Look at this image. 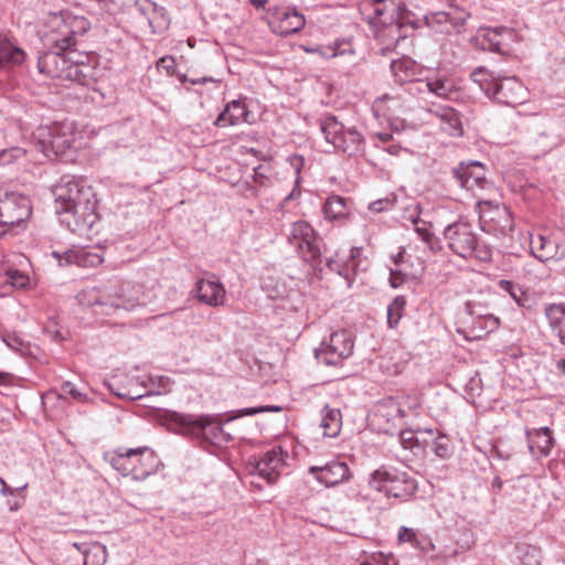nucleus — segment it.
<instances>
[{
	"mask_svg": "<svg viewBox=\"0 0 565 565\" xmlns=\"http://www.w3.org/2000/svg\"><path fill=\"white\" fill-rule=\"evenodd\" d=\"M530 248L533 256L541 262L561 260L565 258V231L539 234L536 238H531Z\"/></svg>",
	"mask_w": 565,
	"mask_h": 565,
	"instance_id": "f8f14e48",
	"label": "nucleus"
},
{
	"mask_svg": "<svg viewBox=\"0 0 565 565\" xmlns=\"http://www.w3.org/2000/svg\"><path fill=\"white\" fill-rule=\"evenodd\" d=\"M26 151L20 147H12L9 149L0 150V164H10L25 156Z\"/></svg>",
	"mask_w": 565,
	"mask_h": 565,
	"instance_id": "8fccbe9b",
	"label": "nucleus"
},
{
	"mask_svg": "<svg viewBox=\"0 0 565 565\" xmlns=\"http://www.w3.org/2000/svg\"><path fill=\"white\" fill-rule=\"evenodd\" d=\"M394 204H395V199L384 198V199H380V200H376V201L372 202L369 205V209L372 212L381 213V212H385V211L392 210Z\"/></svg>",
	"mask_w": 565,
	"mask_h": 565,
	"instance_id": "4d7b16f0",
	"label": "nucleus"
},
{
	"mask_svg": "<svg viewBox=\"0 0 565 565\" xmlns=\"http://www.w3.org/2000/svg\"><path fill=\"white\" fill-rule=\"evenodd\" d=\"M356 254L358 250L355 248L337 250L334 256L328 259L327 266L351 284L356 270Z\"/></svg>",
	"mask_w": 565,
	"mask_h": 565,
	"instance_id": "bb28decb",
	"label": "nucleus"
},
{
	"mask_svg": "<svg viewBox=\"0 0 565 565\" xmlns=\"http://www.w3.org/2000/svg\"><path fill=\"white\" fill-rule=\"evenodd\" d=\"M135 7L147 20L154 34L166 32L171 23V18L166 8L151 0H136Z\"/></svg>",
	"mask_w": 565,
	"mask_h": 565,
	"instance_id": "412c9836",
	"label": "nucleus"
},
{
	"mask_svg": "<svg viewBox=\"0 0 565 565\" xmlns=\"http://www.w3.org/2000/svg\"><path fill=\"white\" fill-rule=\"evenodd\" d=\"M55 204L61 224L74 233L88 232L98 220L96 194L84 180L72 179L58 184Z\"/></svg>",
	"mask_w": 565,
	"mask_h": 565,
	"instance_id": "f257e3e1",
	"label": "nucleus"
},
{
	"mask_svg": "<svg viewBox=\"0 0 565 565\" xmlns=\"http://www.w3.org/2000/svg\"><path fill=\"white\" fill-rule=\"evenodd\" d=\"M424 83L428 92L439 98L450 99L451 95L456 93L455 84L446 76H430L427 77Z\"/></svg>",
	"mask_w": 565,
	"mask_h": 565,
	"instance_id": "e433bc0d",
	"label": "nucleus"
},
{
	"mask_svg": "<svg viewBox=\"0 0 565 565\" xmlns=\"http://www.w3.org/2000/svg\"><path fill=\"white\" fill-rule=\"evenodd\" d=\"M403 220L405 222H409L412 225H418L420 220V205L419 204H412L407 206L403 213Z\"/></svg>",
	"mask_w": 565,
	"mask_h": 565,
	"instance_id": "5fc2aeb1",
	"label": "nucleus"
},
{
	"mask_svg": "<svg viewBox=\"0 0 565 565\" xmlns=\"http://www.w3.org/2000/svg\"><path fill=\"white\" fill-rule=\"evenodd\" d=\"M497 214L503 221L500 225V237H498L501 252L515 257L520 256V253L525 249L522 241H527V235L514 234L513 221L507 206L499 207L497 205Z\"/></svg>",
	"mask_w": 565,
	"mask_h": 565,
	"instance_id": "2eb2a0df",
	"label": "nucleus"
},
{
	"mask_svg": "<svg viewBox=\"0 0 565 565\" xmlns=\"http://www.w3.org/2000/svg\"><path fill=\"white\" fill-rule=\"evenodd\" d=\"M62 391L72 396L74 399L78 401V402H85L87 399V396L86 394L82 393L74 384H72L71 382H65L63 385H62Z\"/></svg>",
	"mask_w": 565,
	"mask_h": 565,
	"instance_id": "bf43d9fd",
	"label": "nucleus"
},
{
	"mask_svg": "<svg viewBox=\"0 0 565 565\" xmlns=\"http://www.w3.org/2000/svg\"><path fill=\"white\" fill-rule=\"evenodd\" d=\"M545 315L553 332L556 333L561 343L565 345V303L550 305L545 309Z\"/></svg>",
	"mask_w": 565,
	"mask_h": 565,
	"instance_id": "f704fd0d",
	"label": "nucleus"
},
{
	"mask_svg": "<svg viewBox=\"0 0 565 565\" xmlns=\"http://www.w3.org/2000/svg\"><path fill=\"white\" fill-rule=\"evenodd\" d=\"M309 472L328 488L345 482L352 477L347 462L340 460H331L323 466H311Z\"/></svg>",
	"mask_w": 565,
	"mask_h": 565,
	"instance_id": "f3484780",
	"label": "nucleus"
},
{
	"mask_svg": "<svg viewBox=\"0 0 565 565\" xmlns=\"http://www.w3.org/2000/svg\"><path fill=\"white\" fill-rule=\"evenodd\" d=\"M171 384L170 379L163 375H149L140 381V386L147 391L148 396L170 392Z\"/></svg>",
	"mask_w": 565,
	"mask_h": 565,
	"instance_id": "58836bf2",
	"label": "nucleus"
},
{
	"mask_svg": "<svg viewBox=\"0 0 565 565\" xmlns=\"http://www.w3.org/2000/svg\"><path fill=\"white\" fill-rule=\"evenodd\" d=\"M448 247L461 257L476 255L481 260L491 259V250L482 252L477 246V241L471 227L467 223L458 222L448 225L444 232Z\"/></svg>",
	"mask_w": 565,
	"mask_h": 565,
	"instance_id": "1a4fd4ad",
	"label": "nucleus"
},
{
	"mask_svg": "<svg viewBox=\"0 0 565 565\" xmlns=\"http://www.w3.org/2000/svg\"><path fill=\"white\" fill-rule=\"evenodd\" d=\"M384 151L392 156H398L403 151V148L399 145H391L384 148Z\"/></svg>",
	"mask_w": 565,
	"mask_h": 565,
	"instance_id": "774afa93",
	"label": "nucleus"
},
{
	"mask_svg": "<svg viewBox=\"0 0 565 565\" xmlns=\"http://www.w3.org/2000/svg\"><path fill=\"white\" fill-rule=\"evenodd\" d=\"M53 256L58 260L60 265L76 264L79 267H96L104 260L103 250H95L84 247L67 249L63 254L53 252Z\"/></svg>",
	"mask_w": 565,
	"mask_h": 565,
	"instance_id": "5701e85b",
	"label": "nucleus"
},
{
	"mask_svg": "<svg viewBox=\"0 0 565 565\" xmlns=\"http://www.w3.org/2000/svg\"><path fill=\"white\" fill-rule=\"evenodd\" d=\"M305 23V17L294 8H276L270 21L273 31L284 36L299 32Z\"/></svg>",
	"mask_w": 565,
	"mask_h": 565,
	"instance_id": "aec40b11",
	"label": "nucleus"
},
{
	"mask_svg": "<svg viewBox=\"0 0 565 565\" xmlns=\"http://www.w3.org/2000/svg\"><path fill=\"white\" fill-rule=\"evenodd\" d=\"M391 72L394 81L399 84L418 81L422 66L409 57H402L391 62Z\"/></svg>",
	"mask_w": 565,
	"mask_h": 565,
	"instance_id": "c85d7f7f",
	"label": "nucleus"
},
{
	"mask_svg": "<svg viewBox=\"0 0 565 565\" xmlns=\"http://www.w3.org/2000/svg\"><path fill=\"white\" fill-rule=\"evenodd\" d=\"M372 489L384 492L387 498L407 500L417 491V482L407 472L395 468L381 467L373 471L369 479Z\"/></svg>",
	"mask_w": 565,
	"mask_h": 565,
	"instance_id": "423d86ee",
	"label": "nucleus"
},
{
	"mask_svg": "<svg viewBox=\"0 0 565 565\" xmlns=\"http://www.w3.org/2000/svg\"><path fill=\"white\" fill-rule=\"evenodd\" d=\"M527 98V89L516 77L497 79V102L508 106L521 105Z\"/></svg>",
	"mask_w": 565,
	"mask_h": 565,
	"instance_id": "b1692460",
	"label": "nucleus"
},
{
	"mask_svg": "<svg viewBox=\"0 0 565 565\" xmlns=\"http://www.w3.org/2000/svg\"><path fill=\"white\" fill-rule=\"evenodd\" d=\"M288 243L298 250L305 262H315L320 257L316 232L306 221H297L291 224Z\"/></svg>",
	"mask_w": 565,
	"mask_h": 565,
	"instance_id": "9d476101",
	"label": "nucleus"
},
{
	"mask_svg": "<svg viewBox=\"0 0 565 565\" xmlns=\"http://www.w3.org/2000/svg\"><path fill=\"white\" fill-rule=\"evenodd\" d=\"M399 543H411L412 545L417 544V533L414 529L407 526H401L397 535Z\"/></svg>",
	"mask_w": 565,
	"mask_h": 565,
	"instance_id": "13d9d810",
	"label": "nucleus"
},
{
	"mask_svg": "<svg viewBox=\"0 0 565 565\" xmlns=\"http://www.w3.org/2000/svg\"><path fill=\"white\" fill-rule=\"evenodd\" d=\"M136 385L128 388L125 393H118L117 395L120 397L129 398V399H140L145 396H148L147 391L140 386V379H135Z\"/></svg>",
	"mask_w": 565,
	"mask_h": 565,
	"instance_id": "6e6d98bb",
	"label": "nucleus"
},
{
	"mask_svg": "<svg viewBox=\"0 0 565 565\" xmlns=\"http://www.w3.org/2000/svg\"><path fill=\"white\" fill-rule=\"evenodd\" d=\"M430 114L439 119L440 129L451 137H459L463 132L459 113L451 107L430 109Z\"/></svg>",
	"mask_w": 565,
	"mask_h": 565,
	"instance_id": "c756f323",
	"label": "nucleus"
},
{
	"mask_svg": "<svg viewBox=\"0 0 565 565\" xmlns=\"http://www.w3.org/2000/svg\"><path fill=\"white\" fill-rule=\"evenodd\" d=\"M499 287L503 292V297L509 296L520 307L525 305V292L518 284L511 280L501 279L499 281Z\"/></svg>",
	"mask_w": 565,
	"mask_h": 565,
	"instance_id": "c03bdc74",
	"label": "nucleus"
},
{
	"mask_svg": "<svg viewBox=\"0 0 565 565\" xmlns=\"http://www.w3.org/2000/svg\"><path fill=\"white\" fill-rule=\"evenodd\" d=\"M25 58L26 53L14 40L0 34V70L7 71L20 66Z\"/></svg>",
	"mask_w": 565,
	"mask_h": 565,
	"instance_id": "cd10ccee",
	"label": "nucleus"
},
{
	"mask_svg": "<svg viewBox=\"0 0 565 565\" xmlns=\"http://www.w3.org/2000/svg\"><path fill=\"white\" fill-rule=\"evenodd\" d=\"M360 11L370 24L383 25V29L377 33L379 39L386 33L397 34L394 43L397 42L399 39V3L396 0H362Z\"/></svg>",
	"mask_w": 565,
	"mask_h": 565,
	"instance_id": "6e6552de",
	"label": "nucleus"
},
{
	"mask_svg": "<svg viewBox=\"0 0 565 565\" xmlns=\"http://www.w3.org/2000/svg\"><path fill=\"white\" fill-rule=\"evenodd\" d=\"M322 213L327 221L330 222H342L349 217L350 209L348 201L337 194L328 196L323 206Z\"/></svg>",
	"mask_w": 565,
	"mask_h": 565,
	"instance_id": "2f4dec72",
	"label": "nucleus"
},
{
	"mask_svg": "<svg viewBox=\"0 0 565 565\" xmlns=\"http://www.w3.org/2000/svg\"><path fill=\"white\" fill-rule=\"evenodd\" d=\"M406 301L404 297L397 296L387 307V324L390 328H395L401 318Z\"/></svg>",
	"mask_w": 565,
	"mask_h": 565,
	"instance_id": "de8ad7c7",
	"label": "nucleus"
},
{
	"mask_svg": "<svg viewBox=\"0 0 565 565\" xmlns=\"http://www.w3.org/2000/svg\"><path fill=\"white\" fill-rule=\"evenodd\" d=\"M415 232L419 236V238L431 245L434 239V234L430 232L429 227L427 226L426 222H420L418 225H415Z\"/></svg>",
	"mask_w": 565,
	"mask_h": 565,
	"instance_id": "052dcab7",
	"label": "nucleus"
},
{
	"mask_svg": "<svg viewBox=\"0 0 565 565\" xmlns=\"http://www.w3.org/2000/svg\"><path fill=\"white\" fill-rule=\"evenodd\" d=\"M516 482H518L515 486L516 491L536 487L535 481L531 477H527V476L519 477Z\"/></svg>",
	"mask_w": 565,
	"mask_h": 565,
	"instance_id": "69168bd1",
	"label": "nucleus"
},
{
	"mask_svg": "<svg viewBox=\"0 0 565 565\" xmlns=\"http://www.w3.org/2000/svg\"><path fill=\"white\" fill-rule=\"evenodd\" d=\"M87 55L81 53L57 52L49 50L38 58L40 73L51 77L84 84L89 67L85 64Z\"/></svg>",
	"mask_w": 565,
	"mask_h": 565,
	"instance_id": "7ed1b4c3",
	"label": "nucleus"
},
{
	"mask_svg": "<svg viewBox=\"0 0 565 565\" xmlns=\"http://www.w3.org/2000/svg\"><path fill=\"white\" fill-rule=\"evenodd\" d=\"M353 351V342L348 337L347 332L338 331L331 334L328 343L315 350V355L318 361L327 365H337L343 359L349 358Z\"/></svg>",
	"mask_w": 565,
	"mask_h": 565,
	"instance_id": "ddd939ff",
	"label": "nucleus"
},
{
	"mask_svg": "<svg viewBox=\"0 0 565 565\" xmlns=\"http://www.w3.org/2000/svg\"><path fill=\"white\" fill-rule=\"evenodd\" d=\"M320 427L323 430V436L334 438L337 437L342 427V415L339 408H331L326 405L321 409Z\"/></svg>",
	"mask_w": 565,
	"mask_h": 565,
	"instance_id": "72a5a7b5",
	"label": "nucleus"
},
{
	"mask_svg": "<svg viewBox=\"0 0 565 565\" xmlns=\"http://www.w3.org/2000/svg\"><path fill=\"white\" fill-rule=\"evenodd\" d=\"M320 129L324 135L326 141L334 146L341 134H343L344 126L334 116H328L321 119Z\"/></svg>",
	"mask_w": 565,
	"mask_h": 565,
	"instance_id": "ea45409f",
	"label": "nucleus"
},
{
	"mask_svg": "<svg viewBox=\"0 0 565 565\" xmlns=\"http://www.w3.org/2000/svg\"><path fill=\"white\" fill-rule=\"evenodd\" d=\"M285 466L284 452L280 448L268 450L255 465L254 473L271 484L279 478Z\"/></svg>",
	"mask_w": 565,
	"mask_h": 565,
	"instance_id": "4be33fe9",
	"label": "nucleus"
},
{
	"mask_svg": "<svg viewBox=\"0 0 565 565\" xmlns=\"http://www.w3.org/2000/svg\"><path fill=\"white\" fill-rule=\"evenodd\" d=\"M90 29V22L68 11L50 13L40 31L41 40L49 50L77 53V45Z\"/></svg>",
	"mask_w": 565,
	"mask_h": 565,
	"instance_id": "f03ea898",
	"label": "nucleus"
},
{
	"mask_svg": "<svg viewBox=\"0 0 565 565\" xmlns=\"http://www.w3.org/2000/svg\"><path fill=\"white\" fill-rule=\"evenodd\" d=\"M527 443L533 455L547 456L553 447L554 439L551 429L542 427L527 431Z\"/></svg>",
	"mask_w": 565,
	"mask_h": 565,
	"instance_id": "7c9ffc66",
	"label": "nucleus"
},
{
	"mask_svg": "<svg viewBox=\"0 0 565 565\" xmlns=\"http://www.w3.org/2000/svg\"><path fill=\"white\" fill-rule=\"evenodd\" d=\"M191 295L211 308L223 307L227 301L226 289L215 276L198 279Z\"/></svg>",
	"mask_w": 565,
	"mask_h": 565,
	"instance_id": "dca6fc26",
	"label": "nucleus"
},
{
	"mask_svg": "<svg viewBox=\"0 0 565 565\" xmlns=\"http://www.w3.org/2000/svg\"><path fill=\"white\" fill-rule=\"evenodd\" d=\"M469 13L465 10L452 8L449 11H438L426 17L427 24L440 33H459L465 26Z\"/></svg>",
	"mask_w": 565,
	"mask_h": 565,
	"instance_id": "a211bd4d",
	"label": "nucleus"
},
{
	"mask_svg": "<svg viewBox=\"0 0 565 565\" xmlns=\"http://www.w3.org/2000/svg\"><path fill=\"white\" fill-rule=\"evenodd\" d=\"M479 224L482 232L492 234L494 232V212L491 201H479Z\"/></svg>",
	"mask_w": 565,
	"mask_h": 565,
	"instance_id": "a19ab883",
	"label": "nucleus"
},
{
	"mask_svg": "<svg viewBox=\"0 0 565 565\" xmlns=\"http://www.w3.org/2000/svg\"><path fill=\"white\" fill-rule=\"evenodd\" d=\"M74 546L83 554L84 565H105L107 561L106 546L100 543H88L79 546L74 543Z\"/></svg>",
	"mask_w": 565,
	"mask_h": 565,
	"instance_id": "c9c22d12",
	"label": "nucleus"
},
{
	"mask_svg": "<svg viewBox=\"0 0 565 565\" xmlns=\"http://www.w3.org/2000/svg\"><path fill=\"white\" fill-rule=\"evenodd\" d=\"M30 282L29 276L18 269L9 268L0 276V285L12 288H25Z\"/></svg>",
	"mask_w": 565,
	"mask_h": 565,
	"instance_id": "79ce46f5",
	"label": "nucleus"
},
{
	"mask_svg": "<svg viewBox=\"0 0 565 565\" xmlns=\"http://www.w3.org/2000/svg\"><path fill=\"white\" fill-rule=\"evenodd\" d=\"M170 420L180 427L182 434L203 438L214 445L232 440V436L223 429L224 422L220 415H194L174 412L170 415Z\"/></svg>",
	"mask_w": 565,
	"mask_h": 565,
	"instance_id": "39448f33",
	"label": "nucleus"
},
{
	"mask_svg": "<svg viewBox=\"0 0 565 565\" xmlns=\"http://www.w3.org/2000/svg\"><path fill=\"white\" fill-rule=\"evenodd\" d=\"M471 43L481 51H494V30L490 28H479L477 34L471 39Z\"/></svg>",
	"mask_w": 565,
	"mask_h": 565,
	"instance_id": "37998d69",
	"label": "nucleus"
},
{
	"mask_svg": "<svg viewBox=\"0 0 565 565\" xmlns=\"http://www.w3.org/2000/svg\"><path fill=\"white\" fill-rule=\"evenodd\" d=\"M416 408L417 404L412 403L408 397L402 401L390 397L377 406V415L385 418L387 423L395 424L396 422L401 423L411 413H415Z\"/></svg>",
	"mask_w": 565,
	"mask_h": 565,
	"instance_id": "393cba45",
	"label": "nucleus"
},
{
	"mask_svg": "<svg viewBox=\"0 0 565 565\" xmlns=\"http://www.w3.org/2000/svg\"><path fill=\"white\" fill-rule=\"evenodd\" d=\"M109 462L122 476L142 481L157 471L159 459L147 446L137 448L119 447L110 455Z\"/></svg>",
	"mask_w": 565,
	"mask_h": 565,
	"instance_id": "20e7f679",
	"label": "nucleus"
},
{
	"mask_svg": "<svg viewBox=\"0 0 565 565\" xmlns=\"http://www.w3.org/2000/svg\"><path fill=\"white\" fill-rule=\"evenodd\" d=\"M401 444L405 449H412L417 444V440L415 439L413 431H401Z\"/></svg>",
	"mask_w": 565,
	"mask_h": 565,
	"instance_id": "e2e57ef3",
	"label": "nucleus"
},
{
	"mask_svg": "<svg viewBox=\"0 0 565 565\" xmlns=\"http://www.w3.org/2000/svg\"><path fill=\"white\" fill-rule=\"evenodd\" d=\"M555 146L554 138L547 134H541L530 146L531 156L539 158L546 154Z\"/></svg>",
	"mask_w": 565,
	"mask_h": 565,
	"instance_id": "49530a36",
	"label": "nucleus"
},
{
	"mask_svg": "<svg viewBox=\"0 0 565 565\" xmlns=\"http://www.w3.org/2000/svg\"><path fill=\"white\" fill-rule=\"evenodd\" d=\"M282 408L280 406H276V405H273V406H260V407H247V408H242V409H238L236 411V414L234 416H231L226 419V422H230L234 418H239V417H243V416H250V415H256L258 413H264V412H280Z\"/></svg>",
	"mask_w": 565,
	"mask_h": 565,
	"instance_id": "3c124183",
	"label": "nucleus"
},
{
	"mask_svg": "<svg viewBox=\"0 0 565 565\" xmlns=\"http://www.w3.org/2000/svg\"><path fill=\"white\" fill-rule=\"evenodd\" d=\"M129 286L119 281L108 282L98 289L99 296L89 301L90 305L110 306L130 310L138 303V297L128 292Z\"/></svg>",
	"mask_w": 565,
	"mask_h": 565,
	"instance_id": "4468645a",
	"label": "nucleus"
},
{
	"mask_svg": "<svg viewBox=\"0 0 565 565\" xmlns=\"http://www.w3.org/2000/svg\"><path fill=\"white\" fill-rule=\"evenodd\" d=\"M31 213V201L23 194L7 193L0 200V222L8 231L29 220Z\"/></svg>",
	"mask_w": 565,
	"mask_h": 565,
	"instance_id": "9b49d317",
	"label": "nucleus"
},
{
	"mask_svg": "<svg viewBox=\"0 0 565 565\" xmlns=\"http://www.w3.org/2000/svg\"><path fill=\"white\" fill-rule=\"evenodd\" d=\"M290 163L294 167L297 177H296V180H295V188L286 196V201L292 200V199H295V198L300 195L299 181H300V171H301L302 166H303V158L300 157V156L295 154V156H292L290 158Z\"/></svg>",
	"mask_w": 565,
	"mask_h": 565,
	"instance_id": "09e8293b",
	"label": "nucleus"
},
{
	"mask_svg": "<svg viewBox=\"0 0 565 565\" xmlns=\"http://www.w3.org/2000/svg\"><path fill=\"white\" fill-rule=\"evenodd\" d=\"M177 63L172 56H163L158 61V67L167 71L168 74H172L175 70Z\"/></svg>",
	"mask_w": 565,
	"mask_h": 565,
	"instance_id": "0e129e2a",
	"label": "nucleus"
},
{
	"mask_svg": "<svg viewBox=\"0 0 565 565\" xmlns=\"http://www.w3.org/2000/svg\"><path fill=\"white\" fill-rule=\"evenodd\" d=\"M434 452L436 456H438L439 458H447L449 457L450 455V443H449V439L444 436V435H439L435 441H434Z\"/></svg>",
	"mask_w": 565,
	"mask_h": 565,
	"instance_id": "603ef678",
	"label": "nucleus"
},
{
	"mask_svg": "<svg viewBox=\"0 0 565 565\" xmlns=\"http://www.w3.org/2000/svg\"><path fill=\"white\" fill-rule=\"evenodd\" d=\"M394 559L383 553H373L364 557L360 565H393Z\"/></svg>",
	"mask_w": 565,
	"mask_h": 565,
	"instance_id": "864d4df0",
	"label": "nucleus"
},
{
	"mask_svg": "<svg viewBox=\"0 0 565 565\" xmlns=\"http://www.w3.org/2000/svg\"><path fill=\"white\" fill-rule=\"evenodd\" d=\"M524 565H540L539 552L534 547H526L525 557L523 558Z\"/></svg>",
	"mask_w": 565,
	"mask_h": 565,
	"instance_id": "680f3d73",
	"label": "nucleus"
},
{
	"mask_svg": "<svg viewBox=\"0 0 565 565\" xmlns=\"http://www.w3.org/2000/svg\"><path fill=\"white\" fill-rule=\"evenodd\" d=\"M452 175L460 186L473 191L487 183L484 167L479 161H462L452 168Z\"/></svg>",
	"mask_w": 565,
	"mask_h": 565,
	"instance_id": "6ab92c4d",
	"label": "nucleus"
},
{
	"mask_svg": "<svg viewBox=\"0 0 565 565\" xmlns=\"http://www.w3.org/2000/svg\"><path fill=\"white\" fill-rule=\"evenodd\" d=\"M354 53V47L351 41L348 40H338L332 46L324 47L321 52V54L327 58L353 55Z\"/></svg>",
	"mask_w": 565,
	"mask_h": 565,
	"instance_id": "a18cd8bd",
	"label": "nucleus"
},
{
	"mask_svg": "<svg viewBox=\"0 0 565 565\" xmlns=\"http://www.w3.org/2000/svg\"><path fill=\"white\" fill-rule=\"evenodd\" d=\"M250 113L242 99H235L226 104L224 110L217 116L214 125L217 127L237 126L244 122L250 124Z\"/></svg>",
	"mask_w": 565,
	"mask_h": 565,
	"instance_id": "a878e982",
	"label": "nucleus"
},
{
	"mask_svg": "<svg viewBox=\"0 0 565 565\" xmlns=\"http://www.w3.org/2000/svg\"><path fill=\"white\" fill-rule=\"evenodd\" d=\"M471 79L488 96L490 100L494 98V75L486 67H478L471 73Z\"/></svg>",
	"mask_w": 565,
	"mask_h": 565,
	"instance_id": "4c0bfd02",
	"label": "nucleus"
},
{
	"mask_svg": "<svg viewBox=\"0 0 565 565\" xmlns=\"http://www.w3.org/2000/svg\"><path fill=\"white\" fill-rule=\"evenodd\" d=\"M0 484H1L0 493L4 497L13 495L17 491H20V490L22 491L28 487V484H24L18 489H13L6 483V481L2 477H0Z\"/></svg>",
	"mask_w": 565,
	"mask_h": 565,
	"instance_id": "338daca9",
	"label": "nucleus"
},
{
	"mask_svg": "<svg viewBox=\"0 0 565 565\" xmlns=\"http://www.w3.org/2000/svg\"><path fill=\"white\" fill-rule=\"evenodd\" d=\"M362 145L363 137L355 128H344L333 147L348 156H355L362 150Z\"/></svg>",
	"mask_w": 565,
	"mask_h": 565,
	"instance_id": "473e14b6",
	"label": "nucleus"
},
{
	"mask_svg": "<svg viewBox=\"0 0 565 565\" xmlns=\"http://www.w3.org/2000/svg\"><path fill=\"white\" fill-rule=\"evenodd\" d=\"M72 124L54 122L38 127L33 137L36 140L39 151L51 159L64 154L67 149L73 147L75 142Z\"/></svg>",
	"mask_w": 565,
	"mask_h": 565,
	"instance_id": "0eeeda50",
	"label": "nucleus"
}]
</instances>
